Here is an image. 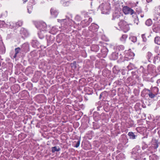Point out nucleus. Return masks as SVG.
<instances>
[{"label":"nucleus","mask_w":160,"mask_h":160,"mask_svg":"<svg viewBox=\"0 0 160 160\" xmlns=\"http://www.w3.org/2000/svg\"><path fill=\"white\" fill-rule=\"evenodd\" d=\"M154 41L158 45H160V37H156L155 38Z\"/></svg>","instance_id":"b1692460"},{"label":"nucleus","mask_w":160,"mask_h":160,"mask_svg":"<svg viewBox=\"0 0 160 160\" xmlns=\"http://www.w3.org/2000/svg\"><path fill=\"white\" fill-rule=\"evenodd\" d=\"M26 87L27 88H28V90H31L32 89V87H33L32 84L30 82H28L26 85Z\"/></svg>","instance_id":"6ab92c4d"},{"label":"nucleus","mask_w":160,"mask_h":160,"mask_svg":"<svg viewBox=\"0 0 160 160\" xmlns=\"http://www.w3.org/2000/svg\"><path fill=\"white\" fill-rule=\"evenodd\" d=\"M50 12L51 14L55 17H56L58 14L57 11L54 8H52L51 9Z\"/></svg>","instance_id":"ddd939ff"},{"label":"nucleus","mask_w":160,"mask_h":160,"mask_svg":"<svg viewBox=\"0 0 160 160\" xmlns=\"http://www.w3.org/2000/svg\"><path fill=\"white\" fill-rule=\"evenodd\" d=\"M5 23L4 21H0V24H3Z\"/></svg>","instance_id":"a19ab883"},{"label":"nucleus","mask_w":160,"mask_h":160,"mask_svg":"<svg viewBox=\"0 0 160 160\" xmlns=\"http://www.w3.org/2000/svg\"><path fill=\"white\" fill-rule=\"evenodd\" d=\"M16 24V26L18 27H21L22 25L23 22L21 21H19L16 23H15Z\"/></svg>","instance_id":"bb28decb"},{"label":"nucleus","mask_w":160,"mask_h":160,"mask_svg":"<svg viewBox=\"0 0 160 160\" xmlns=\"http://www.w3.org/2000/svg\"><path fill=\"white\" fill-rule=\"evenodd\" d=\"M128 135L130 137V138L132 139L135 138L136 136L132 132H128Z\"/></svg>","instance_id":"4be33fe9"},{"label":"nucleus","mask_w":160,"mask_h":160,"mask_svg":"<svg viewBox=\"0 0 160 160\" xmlns=\"http://www.w3.org/2000/svg\"><path fill=\"white\" fill-rule=\"evenodd\" d=\"M158 69L159 71V72H160V66L158 68Z\"/></svg>","instance_id":"8fccbe9b"},{"label":"nucleus","mask_w":160,"mask_h":160,"mask_svg":"<svg viewBox=\"0 0 160 160\" xmlns=\"http://www.w3.org/2000/svg\"><path fill=\"white\" fill-rule=\"evenodd\" d=\"M17 54H16V53H15L14 56H13V57L14 58H15L17 57Z\"/></svg>","instance_id":"79ce46f5"},{"label":"nucleus","mask_w":160,"mask_h":160,"mask_svg":"<svg viewBox=\"0 0 160 160\" xmlns=\"http://www.w3.org/2000/svg\"><path fill=\"white\" fill-rule=\"evenodd\" d=\"M118 58V54L115 52H113L110 56V59L113 60L117 59Z\"/></svg>","instance_id":"f8f14e48"},{"label":"nucleus","mask_w":160,"mask_h":160,"mask_svg":"<svg viewBox=\"0 0 160 160\" xmlns=\"http://www.w3.org/2000/svg\"><path fill=\"white\" fill-rule=\"evenodd\" d=\"M9 28L11 29H16V23H13V22H10L9 23Z\"/></svg>","instance_id":"aec40b11"},{"label":"nucleus","mask_w":160,"mask_h":160,"mask_svg":"<svg viewBox=\"0 0 160 160\" xmlns=\"http://www.w3.org/2000/svg\"><path fill=\"white\" fill-rule=\"evenodd\" d=\"M152 23V21L150 20H148L146 22V24L148 26L151 25Z\"/></svg>","instance_id":"2f4dec72"},{"label":"nucleus","mask_w":160,"mask_h":160,"mask_svg":"<svg viewBox=\"0 0 160 160\" xmlns=\"http://www.w3.org/2000/svg\"><path fill=\"white\" fill-rule=\"evenodd\" d=\"M32 47L35 48H38L39 47H43L40 45L39 42L36 40H32Z\"/></svg>","instance_id":"423d86ee"},{"label":"nucleus","mask_w":160,"mask_h":160,"mask_svg":"<svg viewBox=\"0 0 160 160\" xmlns=\"http://www.w3.org/2000/svg\"><path fill=\"white\" fill-rule=\"evenodd\" d=\"M89 121L88 120V123L87 122H83L82 123V126L84 129H86L88 127H89L88 123H89Z\"/></svg>","instance_id":"5701e85b"},{"label":"nucleus","mask_w":160,"mask_h":160,"mask_svg":"<svg viewBox=\"0 0 160 160\" xmlns=\"http://www.w3.org/2000/svg\"><path fill=\"white\" fill-rule=\"evenodd\" d=\"M40 124L39 123H38L37 124V125H36V127L38 128H39L40 127Z\"/></svg>","instance_id":"ea45409f"},{"label":"nucleus","mask_w":160,"mask_h":160,"mask_svg":"<svg viewBox=\"0 0 160 160\" xmlns=\"http://www.w3.org/2000/svg\"><path fill=\"white\" fill-rule=\"evenodd\" d=\"M84 90L87 93H89L90 88L86 86L84 88Z\"/></svg>","instance_id":"c85d7f7f"},{"label":"nucleus","mask_w":160,"mask_h":160,"mask_svg":"<svg viewBox=\"0 0 160 160\" xmlns=\"http://www.w3.org/2000/svg\"><path fill=\"white\" fill-rule=\"evenodd\" d=\"M34 79H35V80L34 81L35 82H37L38 80V79H37V78H36V75H35L34 76V78L33 79V80H34Z\"/></svg>","instance_id":"4c0bfd02"},{"label":"nucleus","mask_w":160,"mask_h":160,"mask_svg":"<svg viewBox=\"0 0 160 160\" xmlns=\"http://www.w3.org/2000/svg\"><path fill=\"white\" fill-rule=\"evenodd\" d=\"M13 87L14 88V87H15V88H16L17 89L18 88H19V86L18 85V84H16V85H14Z\"/></svg>","instance_id":"58836bf2"},{"label":"nucleus","mask_w":160,"mask_h":160,"mask_svg":"<svg viewBox=\"0 0 160 160\" xmlns=\"http://www.w3.org/2000/svg\"><path fill=\"white\" fill-rule=\"evenodd\" d=\"M0 45H1V44H0Z\"/></svg>","instance_id":"6e6d98bb"},{"label":"nucleus","mask_w":160,"mask_h":160,"mask_svg":"<svg viewBox=\"0 0 160 160\" xmlns=\"http://www.w3.org/2000/svg\"><path fill=\"white\" fill-rule=\"evenodd\" d=\"M33 8V7L32 6H32H31L29 7H28V12L29 13H31L32 12V11L31 10H29V9H32Z\"/></svg>","instance_id":"f704fd0d"},{"label":"nucleus","mask_w":160,"mask_h":160,"mask_svg":"<svg viewBox=\"0 0 160 160\" xmlns=\"http://www.w3.org/2000/svg\"><path fill=\"white\" fill-rule=\"evenodd\" d=\"M158 144H157L156 145V146H155V148H158Z\"/></svg>","instance_id":"c03bdc74"},{"label":"nucleus","mask_w":160,"mask_h":160,"mask_svg":"<svg viewBox=\"0 0 160 160\" xmlns=\"http://www.w3.org/2000/svg\"><path fill=\"white\" fill-rule=\"evenodd\" d=\"M27 0H23V3H25L27 1Z\"/></svg>","instance_id":"de8ad7c7"},{"label":"nucleus","mask_w":160,"mask_h":160,"mask_svg":"<svg viewBox=\"0 0 160 160\" xmlns=\"http://www.w3.org/2000/svg\"><path fill=\"white\" fill-rule=\"evenodd\" d=\"M154 57L152 54L150 52H148L147 53V58L149 62H152Z\"/></svg>","instance_id":"9d476101"},{"label":"nucleus","mask_w":160,"mask_h":160,"mask_svg":"<svg viewBox=\"0 0 160 160\" xmlns=\"http://www.w3.org/2000/svg\"><path fill=\"white\" fill-rule=\"evenodd\" d=\"M5 52V48L2 43L1 44V46L0 47V54H3Z\"/></svg>","instance_id":"a211bd4d"},{"label":"nucleus","mask_w":160,"mask_h":160,"mask_svg":"<svg viewBox=\"0 0 160 160\" xmlns=\"http://www.w3.org/2000/svg\"><path fill=\"white\" fill-rule=\"evenodd\" d=\"M101 52L102 54L105 56L107 55L108 53L107 49L106 47H104L103 49L101 50Z\"/></svg>","instance_id":"412c9836"},{"label":"nucleus","mask_w":160,"mask_h":160,"mask_svg":"<svg viewBox=\"0 0 160 160\" xmlns=\"http://www.w3.org/2000/svg\"><path fill=\"white\" fill-rule=\"evenodd\" d=\"M36 99L38 102L39 103H42L45 102L46 99L45 96L43 94H40L37 95Z\"/></svg>","instance_id":"39448f33"},{"label":"nucleus","mask_w":160,"mask_h":160,"mask_svg":"<svg viewBox=\"0 0 160 160\" xmlns=\"http://www.w3.org/2000/svg\"><path fill=\"white\" fill-rule=\"evenodd\" d=\"M157 82H160V79H158V80H157Z\"/></svg>","instance_id":"09e8293b"},{"label":"nucleus","mask_w":160,"mask_h":160,"mask_svg":"<svg viewBox=\"0 0 160 160\" xmlns=\"http://www.w3.org/2000/svg\"><path fill=\"white\" fill-rule=\"evenodd\" d=\"M46 46H44V48H46Z\"/></svg>","instance_id":"864d4df0"},{"label":"nucleus","mask_w":160,"mask_h":160,"mask_svg":"<svg viewBox=\"0 0 160 160\" xmlns=\"http://www.w3.org/2000/svg\"><path fill=\"white\" fill-rule=\"evenodd\" d=\"M131 40L132 42H135L137 41V38L136 37H132L131 38Z\"/></svg>","instance_id":"72a5a7b5"},{"label":"nucleus","mask_w":160,"mask_h":160,"mask_svg":"<svg viewBox=\"0 0 160 160\" xmlns=\"http://www.w3.org/2000/svg\"><path fill=\"white\" fill-rule=\"evenodd\" d=\"M63 40V37L62 34H58L56 37V41L57 42L59 43Z\"/></svg>","instance_id":"4468645a"},{"label":"nucleus","mask_w":160,"mask_h":160,"mask_svg":"<svg viewBox=\"0 0 160 160\" xmlns=\"http://www.w3.org/2000/svg\"><path fill=\"white\" fill-rule=\"evenodd\" d=\"M51 149V151L52 153H54L56 152L59 151L60 150V148L58 146H57L52 147Z\"/></svg>","instance_id":"f3484780"},{"label":"nucleus","mask_w":160,"mask_h":160,"mask_svg":"<svg viewBox=\"0 0 160 160\" xmlns=\"http://www.w3.org/2000/svg\"><path fill=\"white\" fill-rule=\"evenodd\" d=\"M18 137L19 138H21L22 139H24L26 137V134L23 133L19 134L18 135Z\"/></svg>","instance_id":"cd10ccee"},{"label":"nucleus","mask_w":160,"mask_h":160,"mask_svg":"<svg viewBox=\"0 0 160 160\" xmlns=\"http://www.w3.org/2000/svg\"><path fill=\"white\" fill-rule=\"evenodd\" d=\"M122 11L125 14H130L132 15L134 13V11L127 6H125L122 8Z\"/></svg>","instance_id":"20e7f679"},{"label":"nucleus","mask_w":160,"mask_h":160,"mask_svg":"<svg viewBox=\"0 0 160 160\" xmlns=\"http://www.w3.org/2000/svg\"><path fill=\"white\" fill-rule=\"evenodd\" d=\"M71 66L72 68L76 69L77 68L76 62L75 61H73V63L71 64Z\"/></svg>","instance_id":"a878e982"},{"label":"nucleus","mask_w":160,"mask_h":160,"mask_svg":"<svg viewBox=\"0 0 160 160\" xmlns=\"http://www.w3.org/2000/svg\"><path fill=\"white\" fill-rule=\"evenodd\" d=\"M3 106H2V107L4 108L5 107V105L2 104V105Z\"/></svg>","instance_id":"603ef678"},{"label":"nucleus","mask_w":160,"mask_h":160,"mask_svg":"<svg viewBox=\"0 0 160 160\" xmlns=\"http://www.w3.org/2000/svg\"><path fill=\"white\" fill-rule=\"evenodd\" d=\"M20 34L21 36L24 38L27 36V33L26 30L24 28H22L20 31Z\"/></svg>","instance_id":"9b49d317"},{"label":"nucleus","mask_w":160,"mask_h":160,"mask_svg":"<svg viewBox=\"0 0 160 160\" xmlns=\"http://www.w3.org/2000/svg\"><path fill=\"white\" fill-rule=\"evenodd\" d=\"M33 120H32V121H31V124H32V123H33Z\"/></svg>","instance_id":"3c124183"},{"label":"nucleus","mask_w":160,"mask_h":160,"mask_svg":"<svg viewBox=\"0 0 160 160\" xmlns=\"http://www.w3.org/2000/svg\"><path fill=\"white\" fill-rule=\"evenodd\" d=\"M120 28L125 32H127L130 29L129 24L124 20H121L118 23Z\"/></svg>","instance_id":"f03ea898"},{"label":"nucleus","mask_w":160,"mask_h":160,"mask_svg":"<svg viewBox=\"0 0 160 160\" xmlns=\"http://www.w3.org/2000/svg\"><path fill=\"white\" fill-rule=\"evenodd\" d=\"M33 59L32 58H31L29 59V61H32Z\"/></svg>","instance_id":"a18cd8bd"},{"label":"nucleus","mask_w":160,"mask_h":160,"mask_svg":"<svg viewBox=\"0 0 160 160\" xmlns=\"http://www.w3.org/2000/svg\"><path fill=\"white\" fill-rule=\"evenodd\" d=\"M99 28V26L97 24L92 23L91 25V31L92 32H96L97 31Z\"/></svg>","instance_id":"0eeeda50"},{"label":"nucleus","mask_w":160,"mask_h":160,"mask_svg":"<svg viewBox=\"0 0 160 160\" xmlns=\"http://www.w3.org/2000/svg\"><path fill=\"white\" fill-rule=\"evenodd\" d=\"M127 54L128 56L130 57V58H132V57H133L134 56V54L133 52H129Z\"/></svg>","instance_id":"c756f323"},{"label":"nucleus","mask_w":160,"mask_h":160,"mask_svg":"<svg viewBox=\"0 0 160 160\" xmlns=\"http://www.w3.org/2000/svg\"><path fill=\"white\" fill-rule=\"evenodd\" d=\"M46 33L47 32L45 31H40L38 32V34L39 38L42 39L45 36H46V37H48Z\"/></svg>","instance_id":"6e6552de"},{"label":"nucleus","mask_w":160,"mask_h":160,"mask_svg":"<svg viewBox=\"0 0 160 160\" xmlns=\"http://www.w3.org/2000/svg\"><path fill=\"white\" fill-rule=\"evenodd\" d=\"M69 2H64L62 3V5L64 6H68Z\"/></svg>","instance_id":"e433bc0d"},{"label":"nucleus","mask_w":160,"mask_h":160,"mask_svg":"<svg viewBox=\"0 0 160 160\" xmlns=\"http://www.w3.org/2000/svg\"><path fill=\"white\" fill-rule=\"evenodd\" d=\"M127 38V35L126 34L123 35L121 38L120 40L122 41H124Z\"/></svg>","instance_id":"393cba45"},{"label":"nucleus","mask_w":160,"mask_h":160,"mask_svg":"<svg viewBox=\"0 0 160 160\" xmlns=\"http://www.w3.org/2000/svg\"><path fill=\"white\" fill-rule=\"evenodd\" d=\"M28 45L26 44H23L22 45L21 48L19 47L16 48L15 49V53L18 54L22 50L27 52L28 50Z\"/></svg>","instance_id":"7ed1b4c3"},{"label":"nucleus","mask_w":160,"mask_h":160,"mask_svg":"<svg viewBox=\"0 0 160 160\" xmlns=\"http://www.w3.org/2000/svg\"><path fill=\"white\" fill-rule=\"evenodd\" d=\"M160 61V57L158 56H156L154 57L152 62L156 64Z\"/></svg>","instance_id":"dca6fc26"},{"label":"nucleus","mask_w":160,"mask_h":160,"mask_svg":"<svg viewBox=\"0 0 160 160\" xmlns=\"http://www.w3.org/2000/svg\"><path fill=\"white\" fill-rule=\"evenodd\" d=\"M123 59H122V62H124L125 61H128L132 58H129L126 57H125Z\"/></svg>","instance_id":"7c9ffc66"},{"label":"nucleus","mask_w":160,"mask_h":160,"mask_svg":"<svg viewBox=\"0 0 160 160\" xmlns=\"http://www.w3.org/2000/svg\"><path fill=\"white\" fill-rule=\"evenodd\" d=\"M47 39V46L50 45L51 44L53 43L54 38H52L51 35H50L48 38V37H46Z\"/></svg>","instance_id":"1a4fd4ad"},{"label":"nucleus","mask_w":160,"mask_h":160,"mask_svg":"<svg viewBox=\"0 0 160 160\" xmlns=\"http://www.w3.org/2000/svg\"><path fill=\"white\" fill-rule=\"evenodd\" d=\"M80 143V140H78V142H77L76 143V144L75 145V147L76 148L78 147L79 146Z\"/></svg>","instance_id":"c9c22d12"},{"label":"nucleus","mask_w":160,"mask_h":160,"mask_svg":"<svg viewBox=\"0 0 160 160\" xmlns=\"http://www.w3.org/2000/svg\"><path fill=\"white\" fill-rule=\"evenodd\" d=\"M99 50V46L96 45H93L92 47L91 48V50L93 51L97 52Z\"/></svg>","instance_id":"2eb2a0df"},{"label":"nucleus","mask_w":160,"mask_h":160,"mask_svg":"<svg viewBox=\"0 0 160 160\" xmlns=\"http://www.w3.org/2000/svg\"><path fill=\"white\" fill-rule=\"evenodd\" d=\"M90 94V93H86L84 96L85 100L87 101L88 100V98H89V95Z\"/></svg>","instance_id":"473e14b6"},{"label":"nucleus","mask_w":160,"mask_h":160,"mask_svg":"<svg viewBox=\"0 0 160 160\" xmlns=\"http://www.w3.org/2000/svg\"><path fill=\"white\" fill-rule=\"evenodd\" d=\"M144 35H142V38H143V40L144 41H145V40H144V38H143V37H144Z\"/></svg>","instance_id":"37998d69"},{"label":"nucleus","mask_w":160,"mask_h":160,"mask_svg":"<svg viewBox=\"0 0 160 160\" xmlns=\"http://www.w3.org/2000/svg\"><path fill=\"white\" fill-rule=\"evenodd\" d=\"M26 85V84H25V83H24V82H23V83H22V85L23 86H25V85Z\"/></svg>","instance_id":"49530a36"},{"label":"nucleus","mask_w":160,"mask_h":160,"mask_svg":"<svg viewBox=\"0 0 160 160\" xmlns=\"http://www.w3.org/2000/svg\"><path fill=\"white\" fill-rule=\"evenodd\" d=\"M145 91H147L148 93V94L149 98H153L158 93L159 89L156 87H152L150 90L146 89Z\"/></svg>","instance_id":"f257e3e1"},{"label":"nucleus","mask_w":160,"mask_h":160,"mask_svg":"<svg viewBox=\"0 0 160 160\" xmlns=\"http://www.w3.org/2000/svg\"><path fill=\"white\" fill-rule=\"evenodd\" d=\"M90 20V18H88V20Z\"/></svg>","instance_id":"5fc2aeb1"}]
</instances>
